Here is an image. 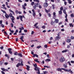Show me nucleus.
Here are the masks:
<instances>
[{
    "instance_id": "obj_1",
    "label": "nucleus",
    "mask_w": 74,
    "mask_h": 74,
    "mask_svg": "<svg viewBox=\"0 0 74 74\" xmlns=\"http://www.w3.org/2000/svg\"><path fill=\"white\" fill-rule=\"evenodd\" d=\"M61 69L63 70H64L65 71L70 72L71 74H73V71H71V69H70L69 70L67 69H66L64 68H61Z\"/></svg>"
},
{
    "instance_id": "obj_2",
    "label": "nucleus",
    "mask_w": 74,
    "mask_h": 74,
    "mask_svg": "<svg viewBox=\"0 0 74 74\" xmlns=\"http://www.w3.org/2000/svg\"><path fill=\"white\" fill-rule=\"evenodd\" d=\"M65 60V59L63 57H62L60 59V61L61 62H63Z\"/></svg>"
},
{
    "instance_id": "obj_3",
    "label": "nucleus",
    "mask_w": 74,
    "mask_h": 74,
    "mask_svg": "<svg viewBox=\"0 0 74 74\" xmlns=\"http://www.w3.org/2000/svg\"><path fill=\"white\" fill-rule=\"evenodd\" d=\"M32 15L34 16V17H35V15H36V12H35V10L34 9H33L32 10Z\"/></svg>"
},
{
    "instance_id": "obj_4",
    "label": "nucleus",
    "mask_w": 74,
    "mask_h": 74,
    "mask_svg": "<svg viewBox=\"0 0 74 74\" xmlns=\"http://www.w3.org/2000/svg\"><path fill=\"white\" fill-rule=\"evenodd\" d=\"M33 65H34V67H35V68L34 69L36 71H37V69H38L37 68H39L37 67V64H33Z\"/></svg>"
},
{
    "instance_id": "obj_5",
    "label": "nucleus",
    "mask_w": 74,
    "mask_h": 74,
    "mask_svg": "<svg viewBox=\"0 0 74 74\" xmlns=\"http://www.w3.org/2000/svg\"><path fill=\"white\" fill-rule=\"evenodd\" d=\"M8 50L9 51V53L10 54L12 55V52L11 51V48H8Z\"/></svg>"
},
{
    "instance_id": "obj_6",
    "label": "nucleus",
    "mask_w": 74,
    "mask_h": 74,
    "mask_svg": "<svg viewBox=\"0 0 74 74\" xmlns=\"http://www.w3.org/2000/svg\"><path fill=\"white\" fill-rule=\"evenodd\" d=\"M60 38H61L60 36H57L56 37L55 39L56 40H59L60 39Z\"/></svg>"
},
{
    "instance_id": "obj_7",
    "label": "nucleus",
    "mask_w": 74,
    "mask_h": 74,
    "mask_svg": "<svg viewBox=\"0 0 74 74\" xmlns=\"http://www.w3.org/2000/svg\"><path fill=\"white\" fill-rule=\"evenodd\" d=\"M48 5V4L47 3V2H45L44 3V7H47Z\"/></svg>"
},
{
    "instance_id": "obj_8",
    "label": "nucleus",
    "mask_w": 74,
    "mask_h": 74,
    "mask_svg": "<svg viewBox=\"0 0 74 74\" xmlns=\"http://www.w3.org/2000/svg\"><path fill=\"white\" fill-rule=\"evenodd\" d=\"M12 18H11L12 21L13 23H14V21H13L15 20V18H14V16H12Z\"/></svg>"
},
{
    "instance_id": "obj_9",
    "label": "nucleus",
    "mask_w": 74,
    "mask_h": 74,
    "mask_svg": "<svg viewBox=\"0 0 74 74\" xmlns=\"http://www.w3.org/2000/svg\"><path fill=\"white\" fill-rule=\"evenodd\" d=\"M5 16L7 19H8V18H10V16L8 15L7 14H5Z\"/></svg>"
},
{
    "instance_id": "obj_10",
    "label": "nucleus",
    "mask_w": 74,
    "mask_h": 74,
    "mask_svg": "<svg viewBox=\"0 0 74 74\" xmlns=\"http://www.w3.org/2000/svg\"><path fill=\"white\" fill-rule=\"evenodd\" d=\"M37 70L38 72H36V73H38V74H40V69L39 68H37Z\"/></svg>"
},
{
    "instance_id": "obj_11",
    "label": "nucleus",
    "mask_w": 74,
    "mask_h": 74,
    "mask_svg": "<svg viewBox=\"0 0 74 74\" xmlns=\"http://www.w3.org/2000/svg\"><path fill=\"white\" fill-rule=\"evenodd\" d=\"M1 70L3 71H8V70L4 69V68H1Z\"/></svg>"
},
{
    "instance_id": "obj_12",
    "label": "nucleus",
    "mask_w": 74,
    "mask_h": 74,
    "mask_svg": "<svg viewBox=\"0 0 74 74\" xmlns=\"http://www.w3.org/2000/svg\"><path fill=\"white\" fill-rule=\"evenodd\" d=\"M38 5H39V3H35L34 4V6L35 7H37L38 6Z\"/></svg>"
},
{
    "instance_id": "obj_13",
    "label": "nucleus",
    "mask_w": 74,
    "mask_h": 74,
    "mask_svg": "<svg viewBox=\"0 0 74 74\" xmlns=\"http://www.w3.org/2000/svg\"><path fill=\"white\" fill-rule=\"evenodd\" d=\"M66 41L67 42H71V39H68L66 40Z\"/></svg>"
},
{
    "instance_id": "obj_14",
    "label": "nucleus",
    "mask_w": 74,
    "mask_h": 74,
    "mask_svg": "<svg viewBox=\"0 0 74 74\" xmlns=\"http://www.w3.org/2000/svg\"><path fill=\"white\" fill-rule=\"evenodd\" d=\"M27 67V71H29L30 70V69L29 68H30V67L28 65H26Z\"/></svg>"
},
{
    "instance_id": "obj_15",
    "label": "nucleus",
    "mask_w": 74,
    "mask_h": 74,
    "mask_svg": "<svg viewBox=\"0 0 74 74\" xmlns=\"http://www.w3.org/2000/svg\"><path fill=\"white\" fill-rule=\"evenodd\" d=\"M58 71H62V69L60 68H58L56 69Z\"/></svg>"
},
{
    "instance_id": "obj_16",
    "label": "nucleus",
    "mask_w": 74,
    "mask_h": 74,
    "mask_svg": "<svg viewBox=\"0 0 74 74\" xmlns=\"http://www.w3.org/2000/svg\"><path fill=\"white\" fill-rule=\"evenodd\" d=\"M63 67H64V68H66L67 67V64H64L63 65Z\"/></svg>"
},
{
    "instance_id": "obj_17",
    "label": "nucleus",
    "mask_w": 74,
    "mask_h": 74,
    "mask_svg": "<svg viewBox=\"0 0 74 74\" xmlns=\"http://www.w3.org/2000/svg\"><path fill=\"white\" fill-rule=\"evenodd\" d=\"M68 50L67 49H65L64 50H63L62 51V53H64V52H67Z\"/></svg>"
},
{
    "instance_id": "obj_18",
    "label": "nucleus",
    "mask_w": 74,
    "mask_h": 74,
    "mask_svg": "<svg viewBox=\"0 0 74 74\" xmlns=\"http://www.w3.org/2000/svg\"><path fill=\"white\" fill-rule=\"evenodd\" d=\"M19 66H21V64H20V62L18 63V64H17L16 67H18Z\"/></svg>"
},
{
    "instance_id": "obj_19",
    "label": "nucleus",
    "mask_w": 74,
    "mask_h": 74,
    "mask_svg": "<svg viewBox=\"0 0 74 74\" xmlns=\"http://www.w3.org/2000/svg\"><path fill=\"white\" fill-rule=\"evenodd\" d=\"M18 56H19L20 57H22L23 56H22V54H21V53H18Z\"/></svg>"
},
{
    "instance_id": "obj_20",
    "label": "nucleus",
    "mask_w": 74,
    "mask_h": 74,
    "mask_svg": "<svg viewBox=\"0 0 74 74\" xmlns=\"http://www.w3.org/2000/svg\"><path fill=\"white\" fill-rule=\"evenodd\" d=\"M19 17H20V19H21V21H23V20H22V18H23V17L22 16H19Z\"/></svg>"
},
{
    "instance_id": "obj_21",
    "label": "nucleus",
    "mask_w": 74,
    "mask_h": 74,
    "mask_svg": "<svg viewBox=\"0 0 74 74\" xmlns=\"http://www.w3.org/2000/svg\"><path fill=\"white\" fill-rule=\"evenodd\" d=\"M9 11L10 12H12V13H13V14L14 15H15V14H14V11H13L11 10L10 9L9 10Z\"/></svg>"
},
{
    "instance_id": "obj_22",
    "label": "nucleus",
    "mask_w": 74,
    "mask_h": 74,
    "mask_svg": "<svg viewBox=\"0 0 74 74\" xmlns=\"http://www.w3.org/2000/svg\"><path fill=\"white\" fill-rule=\"evenodd\" d=\"M54 22L56 23H58L59 22V20L58 19H55Z\"/></svg>"
},
{
    "instance_id": "obj_23",
    "label": "nucleus",
    "mask_w": 74,
    "mask_h": 74,
    "mask_svg": "<svg viewBox=\"0 0 74 74\" xmlns=\"http://www.w3.org/2000/svg\"><path fill=\"white\" fill-rule=\"evenodd\" d=\"M24 38V36H22L20 37V39L21 40H23V38Z\"/></svg>"
},
{
    "instance_id": "obj_24",
    "label": "nucleus",
    "mask_w": 74,
    "mask_h": 74,
    "mask_svg": "<svg viewBox=\"0 0 74 74\" xmlns=\"http://www.w3.org/2000/svg\"><path fill=\"white\" fill-rule=\"evenodd\" d=\"M67 1H68V3L69 4H71L72 3V1H70V0H68Z\"/></svg>"
},
{
    "instance_id": "obj_25",
    "label": "nucleus",
    "mask_w": 74,
    "mask_h": 74,
    "mask_svg": "<svg viewBox=\"0 0 74 74\" xmlns=\"http://www.w3.org/2000/svg\"><path fill=\"white\" fill-rule=\"evenodd\" d=\"M35 56H36V57H37V58H38V55H37L36 54H34L33 57H35Z\"/></svg>"
},
{
    "instance_id": "obj_26",
    "label": "nucleus",
    "mask_w": 74,
    "mask_h": 74,
    "mask_svg": "<svg viewBox=\"0 0 74 74\" xmlns=\"http://www.w3.org/2000/svg\"><path fill=\"white\" fill-rule=\"evenodd\" d=\"M38 59H35L34 60L35 61H36V62H38V63H40V61H38Z\"/></svg>"
},
{
    "instance_id": "obj_27",
    "label": "nucleus",
    "mask_w": 74,
    "mask_h": 74,
    "mask_svg": "<svg viewBox=\"0 0 74 74\" xmlns=\"http://www.w3.org/2000/svg\"><path fill=\"white\" fill-rule=\"evenodd\" d=\"M51 25H54V23L53 21H52L51 23Z\"/></svg>"
},
{
    "instance_id": "obj_28",
    "label": "nucleus",
    "mask_w": 74,
    "mask_h": 74,
    "mask_svg": "<svg viewBox=\"0 0 74 74\" xmlns=\"http://www.w3.org/2000/svg\"><path fill=\"white\" fill-rule=\"evenodd\" d=\"M71 17H73V18H74V14L73 13H72V14H71Z\"/></svg>"
},
{
    "instance_id": "obj_29",
    "label": "nucleus",
    "mask_w": 74,
    "mask_h": 74,
    "mask_svg": "<svg viewBox=\"0 0 74 74\" xmlns=\"http://www.w3.org/2000/svg\"><path fill=\"white\" fill-rule=\"evenodd\" d=\"M34 4V2H32L31 4V5H33Z\"/></svg>"
},
{
    "instance_id": "obj_30",
    "label": "nucleus",
    "mask_w": 74,
    "mask_h": 74,
    "mask_svg": "<svg viewBox=\"0 0 74 74\" xmlns=\"http://www.w3.org/2000/svg\"><path fill=\"white\" fill-rule=\"evenodd\" d=\"M59 14H62V12L61 10H60L59 12Z\"/></svg>"
},
{
    "instance_id": "obj_31",
    "label": "nucleus",
    "mask_w": 74,
    "mask_h": 74,
    "mask_svg": "<svg viewBox=\"0 0 74 74\" xmlns=\"http://www.w3.org/2000/svg\"><path fill=\"white\" fill-rule=\"evenodd\" d=\"M34 1H36V2H38V3H39L40 1L39 0H34Z\"/></svg>"
},
{
    "instance_id": "obj_32",
    "label": "nucleus",
    "mask_w": 74,
    "mask_h": 74,
    "mask_svg": "<svg viewBox=\"0 0 74 74\" xmlns=\"http://www.w3.org/2000/svg\"><path fill=\"white\" fill-rule=\"evenodd\" d=\"M37 7L36 6H33V8L35 10H37V8H36Z\"/></svg>"
},
{
    "instance_id": "obj_33",
    "label": "nucleus",
    "mask_w": 74,
    "mask_h": 74,
    "mask_svg": "<svg viewBox=\"0 0 74 74\" xmlns=\"http://www.w3.org/2000/svg\"><path fill=\"white\" fill-rule=\"evenodd\" d=\"M45 12H47V13H48V12H50V10L48 11V10H47V9H45Z\"/></svg>"
},
{
    "instance_id": "obj_34",
    "label": "nucleus",
    "mask_w": 74,
    "mask_h": 74,
    "mask_svg": "<svg viewBox=\"0 0 74 74\" xmlns=\"http://www.w3.org/2000/svg\"><path fill=\"white\" fill-rule=\"evenodd\" d=\"M69 26L70 27H73V25H72V23H70Z\"/></svg>"
},
{
    "instance_id": "obj_35",
    "label": "nucleus",
    "mask_w": 74,
    "mask_h": 74,
    "mask_svg": "<svg viewBox=\"0 0 74 74\" xmlns=\"http://www.w3.org/2000/svg\"><path fill=\"white\" fill-rule=\"evenodd\" d=\"M10 14H9V16H10V18H11V17L13 16H12V14L10 13Z\"/></svg>"
},
{
    "instance_id": "obj_36",
    "label": "nucleus",
    "mask_w": 74,
    "mask_h": 74,
    "mask_svg": "<svg viewBox=\"0 0 74 74\" xmlns=\"http://www.w3.org/2000/svg\"><path fill=\"white\" fill-rule=\"evenodd\" d=\"M63 12L65 14H66V10H63Z\"/></svg>"
},
{
    "instance_id": "obj_37",
    "label": "nucleus",
    "mask_w": 74,
    "mask_h": 74,
    "mask_svg": "<svg viewBox=\"0 0 74 74\" xmlns=\"http://www.w3.org/2000/svg\"><path fill=\"white\" fill-rule=\"evenodd\" d=\"M23 6V8L24 10H26V8L25 7V6H24V5H22Z\"/></svg>"
},
{
    "instance_id": "obj_38",
    "label": "nucleus",
    "mask_w": 74,
    "mask_h": 74,
    "mask_svg": "<svg viewBox=\"0 0 74 74\" xmlns=\"http://www.w3.org/2000/svg\"><path fill=\"white\" fill-rule=\"evenodd\" d=\"M1 11H2V12H3L4 14H7L6 13V12L4 10H1Z\"/></svg>"
},
{
    "instance_id": "obj_39",
    "label": "nucleus",
    "mask_w": 74,
    "mask_h": 74,
    "mask_svg": "<svg viewBox=\"0 0 74 74\" xmlns=\"http://www.w3.org/2000/svg\"><path fill=\"white\" fill-rule=\"evenodd\" d=\"M17 54H18V52H15L14 53V55H17Z\"/></svg>"
},
{
    "instance_id": "obj_40",
    "label": "nucleus",
    "mask_w": 74,
    "mask_h": 74,
    "mask_svg": "<svg viewBox=\"0 0 74 74\" xmlns=\"http://www.w3.org/2000/svg\"><path fill=\"white\" fill-rule=\"evenodd\" d=\"M21 66H23V62H22V61L21 62V63L20 64Z\"/></svg>"
},
{
    "instance_id": "obj_41",
    "label": "nucleus",
    "mask_w": 74,
    "mask_h": 74,
    "mask_svg": "<svg viewBox=\"0 0 74 74\" xmlns=\"http://www.w3.org/2000/svg\"><path fill=\"white\" fill-rule=\"evenodd\" d=\"M43 73L45 74H47V73H48V72L47 71H43Z\"/></svg>"
},
{
    "instance_id": "obj_42",
    "label": "nucleus",
    "mask_w": 74,
    "mask_h": 74,
    "mask_svg": "<svg viewBox=\"0 0 74 74\" xmlns=\"http://www.w3.org/2000/svg\"><path fill=\"white\" fill-rule=\"evenodd\" d=\"M52 7L53 9H55V5L54 4L52 5Z\"/></svg>"
},
{
    "instance_id": "obj_43",
    "label": "nucleus",
    "mask_w": 74,
    "mask_h": 74,
    "mask_svg": "<svg viewBox=\"0 0 74 74\" xmlns=\"http://www.w3.org/2000/svg\"><path fill=\"white\" fill-rule=\"evenodd\" d=\"M11 27H14V24L12 23H11Z\"/></svg>"
},
{
    "instance_id": "obj_44",
    "label": "nucleus",
    "mask_w": 74,
    "mask_h": 74,
    "mask_svg": "<svg viewBox=\"0 0 74 74\" xmlns=\"http://www.w3.org/2000/svg\"><path fill=\"white\" fill-rule=\"evenodd\" d=\"M68 63L69 64V66H71V64L70 63V61H69L68 62Z\"/></svg>"
},
{
    "instance_id": "obj_45",
    "label": "nucleus",
    "mask_w": 74,
    "mask_h": 74,
    "mask_svg": "<svg viewBox=\"0 0 74 74\" xmlns=\"http://www.w3.org/2000/svg\"><path fill=\"white\" fill-rule=\"evenodd\" d=\"M63 10V8L62 7H61L60 8V11H62Z\"/></svg>"
},
{
    "instance_id": "obj_46",
    "label": "nucleus",
    "mask_w": 74,
    "mask_h": 74,
    "mask_svg": "<svg viewBox=\"0 0 74 74\" xmlns=\"http://www.w3.org/2000/svg\"><path fill=\"white\" fill-rule=\"evenodd\" d=\"M1 27H3V28L4 27V25L1 24Z\"/></svg>"
},
{
    "instance_id": "obj_47",
    "label": "nucleus",
    "mask_w": 74,
    "mask_h": 74,
    "mask_svg": "<svg viewBox=\"0 0 74 74\" xmlns=\"http://www.w3.org/2000/svg\"><path fill=\"white\" fill-rule=\"evenodd\" d=\"M42 29H45V25H44L42 26Z\"/></svg>"
},
{
    "instance_id": "obj_48",
    "label": "nucleus",
    "mask_w": 74,
    "mask_h": 74,
    "mask_svg": "<svg viewBox=\"0 0 74 74\" xmlns=\"http://www.w3.org/2000/svg\"><path fill=\"white\" fill-rule=\"evenodd\" d=\"M44 67H45V68L47 67V68H49V66H44Z\"/></svg>"
},
{
    "instance_id": "obj_49",
    "label": "nucleus",
    "mask_w": 74,
    "mask_h": 74,
    "mask_svg": "<svg viewBox=\"0 0 74 74\" xmlns=\"http://www.w3.org/2000/svg\"><path fill=\"white\" fill-rule=\"evenodd\" d=\"M71 38L72 40H73V39H74V37L72 36H71Z\"/></svg>"
},
{
    "instance_id": "obj_50",
    "label": "nucleus",
    "mask_w": 74,
    "mask_h": 74,
    "mask_svg": "<svg viewBox=\"0 0 74 74\" xmlns=\"http://www.w3.org/2000/svg\"><path fill=\"white\" fill-rule=\"evenodd\" d=\"M46 61H48L49 62H50V61H51V60H50V59H47Z\"/></svg>"
},
{
    "instance_id": "obj_51",
    "label": "nucleus",
    "mask_w": 74,
    "mask_h": 74,
    "mask_svg": "<svg viewBox=\"0 0 74 74\" xmlns=\"http://www.w3.org/2000/svg\"><path fill=\"white\" fill-rule=\"evenodd\" d=\"M41 46H37V48H41Z\"/></svg>"
},
{
    "instance_id": "obj_52",
    "label": "nucleus",
    "mask_w": 74,
    "mask_h": 74,
    "mask_svg": "<svg viewBox=\"0 0 74 74\" xmlns=\"http://www.w3.org/2000/svg\"><path fill=\"white\" fill-rule=\"evenodd\" d=\"M60 33H61V32H60L58 33V34H57L58 36H60V34H59Z\"/></svg>"
},
{
    "instance_id": "obj_53",
    "label": "nucleus",
    "mask_w": 74,
    "mask_h": 74,
    "mask_svg": "<svg viewBox=\"0 0 74 74\" xmlns=\"http://www.w3.org/2000/svg\"><path fill=\"white\" fill-rule=\"evenodd\" d=\"M3 64V62L2 61H0V65H2V64Z\"/></svg>"
},
{
    "instance_id": "obj_54",
    "label": "nucleus",
    "mask_w": 74,
    "mask_h": 74,
    "mask_svg": "<svg viewBox=\"0 0 74 74\" xmlns=\"http://www.w3.org/2000/svg\"><path fill=\"white\" fill-rule=\"evenodd\" d=\"M64 4L65 5H67V2H66V1H64Z\"/></svg>"
},
{
    "instance_id": "obj_55",
    "label": "nucleus",
    "mask_w": 74,
    "mask_h": 74,
    "mask_svg": "<svg viewBox=\"0 0 74 74\" xmlns=\"http://www.w3.org/2000/svg\"><path fill=\"white\" fill-rule=\"evenodd\" d=\"M48 16H49V17H51V15L49 13L48 14Z\"/></svg>"
},
{
    "instance_id": "obj_56",
    "label": "nucleus",
    "mask_w": 74,
    "mask_h": 74,
    "mask_svg": "<svg viewBox=\"0 0 74 74\" xmlns=\"http://www.w3.org/2000/svg\"><path fill=\"white\" fill-rule=\"evenodd\" d=\"M38 24V23H36L34 25V26H36V25H37V24Z\"/></svg>"
},
{
    "instance_id": "obj_57",
    "label": "nucleus",
    "mask_w": 74,
    "mask_h": 74,
    "mask_svg": "<svg viewBox=\"0 0 74 74\" xmlns=\"http://www.w3.org/2000/svg\"><path fill=\"white\" fill-rule=\"evenodd\" d=\"M47 57L48 58H50V57L49 56V55L47 54Z\"/></svg>"
},
{
    "instance_id": "obj_58",
    "label": "nucleus",
    "mask_w": 74,
    "mask_h": 74,
    "mask_svg": "<svg viewBox=\"0 0 74 74\" xmlns=\"http://www.w3.org/2000/svg\"><path fill=\"white\" fill-rule=\"evenodd\" d=\"M5 4L7 5H7H8V3L7 2H5Z\"/></svg>"
},
{
    "instance_id": "obj_59",
    "label": "nucleus",
    "mask_w": 74,
    "mask_h": 74,
    "mask_svg": "<svg viewBox=\"0 0 74 74\" xmlns=\"http://www.w3.org/2000/svg\"><path fill=\"white\" fill-rule=\"evenodd\" d=\"M21 36H25V34H24L21 33Z\"/></svg>"
},
{
    "instance_id": "obj_60",
    "label": "nucleus",
    "mask_w": 74,
    "mask_h": 74,
    "mask_svg": "<svg viewBox=\"0 0 74 74\" xmlns=\"http://www.w3.org/2000/svg\"><path fill=\"white\" fill-rule=\"evenodd\" d=\"M4 48V47L3 46H2L0 47V49H3Z\"/></svg>"
},
{
    "instance_id": "obj_61",
    "label": "nucleus",
    "mask_w": 74,
    "mask_h": 74,
    "mask_svg": "<svg viewBox=\"0 0 74 74\" xmlns=\"http://www.w3.org/2000/svg\"><path fill=\"white\" fill-rule=\"evenodd\" d=\"M71 63H74V61H71Z\"/></svg>"
},
{
    "instance_id": "obj_62",
    "label": "nucleus",
    "mask_w": 74,
    "mask_h": 74,
    "mask_svg": "<svg viewBox=\"0 0 74 74\" xmlns=\"http://www.w3.org/2000/svg\"><path fill=\"white\" fill-rule=\"evenodd\" d=\"M44 47L45 48H47V47H48V46L47 45H45Z\"/></svg>"
},
{
    "instance_id": "obj_63",
    "label": "nucleus",
    "mask_w": 74,
    "mask_h": 74,
    "mask_svg": "<svg viewBox=\"0 0 74 74\" xmlns=\"http://www.w3.org/2000/svg\"><path fill=\"white\" fill-rule=\"evenodd\" d=\"M1 72L2 74H5V73L3 71H1Z\"/></svg>"
},
{
    "instance_id": "obj_64",
    "label": "nucleus",
    "mask_w": 74,
    "mask_h": 74,
    "mask_svg": "<svg viewBox=\"0 0 74 74\" xmlns=\"http://www.w3.org/2000/svg\"><path fill=\"white\" fill-rule=\"evenodd\" d=\"M18 11L17 10H16V13L17 14H18Z\"/></svg>"
}]
</instances>
